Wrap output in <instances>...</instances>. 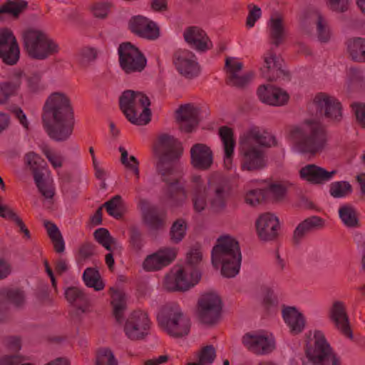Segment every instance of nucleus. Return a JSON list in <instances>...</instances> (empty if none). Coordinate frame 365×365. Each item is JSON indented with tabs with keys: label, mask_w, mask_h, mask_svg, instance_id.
I'll return each mask as SVG.
<instances>
[{
	"label": "nucleus",
	"mask_w": 365,
	"mask_h": 365,
	"mask_svg": "<svg viewBox=\"0 0 365 365\" xmlns=\"http://www.w3.org/2000/svg\"><path fill=\"white\" fill-rule=\"evenodd\" d=\"M190 187L194 208L197 212H202L207 205L206 197L209 192L206 183L200 175H194L191 177Z\"/></svg>",
	"instance_id": "cd10ccee"
},
{
	"label": "nucleus",
	"mask_w": 365,
	"mask_h": 365,
	"mask_svg": "<svg viewBox=\"0 0 365 365\" xmlns=\"http://www.w3.org/2000/svg\"><path fill=\"white\" fill-rule=\"evenodd\" d=\"M119 64L127 74L141 72L146 66L147 59L138 47L129 42L121 43L118 48Z\"/></svg>",
	"instance_id": "1a4fd4ad"
},
{
	"label": "nucleus",
	"mask_w": 365,
	"mask_h": 365,
	"mask_svg": "<svg viewBox=\"0 0 365 365\" xmlns=\"http://www.w3.org/2000/svg\"><path fill=\"white\" fill-rule=\"evenodd\" d=\"M263 62L260 70L262 77L266 80L274 81L284 74L281 61L272 50L267 51L263 55Z\"/></svg>",
	"instance_id": "b1692460"
},
{
	"label": "nucleus",
	"mask_w": 365,
	"mask_h": 365,
	"mask_svg": "<svg viewBox=\"0 0 365 365\" xmlns=\"http://www.w3.org/2000/svg\"><path fill=\"white\" fill-rule=\"evenodd\" d=\"M314 103L319 113L330 120L339 122L341 120V105L334 96L320 93L315 96Z\"/></svg>",
	"instance_id": "6ab92c4d"
},
{
	"label": "nucleus",
	"mask_w": 365,
	"mask_h": 365,
	"mask_svg": "<svg viewBox=\"0 0 365 365\" xmlns=\"http://www.w3.org/2000/svg\"><path fill=\"white\" fill-rule=\"evenodd\" d=\"M98 51L93 47H84L78 53V61L84 67L94 62L98 57Z\"/></svg>",
	"instance_id": "864d4df0"
},
{
	"label": "nucleus",
	"mask_w": 365,
	"mask_h": 365,
	"mask_svg": "<svg viewBox=\"0 0 365 365\" xmlns=\"http://www.w3.org/2000/svg\"><path fill=\"white\" fill-rule=\"evenodd\" d=\"M363 80L362 73L356 68H350L347 77V86L349 89L359 86Z\"/></svg>",
	"instance_id": "0e129e2a"
},
{
	"label": "nucleus",
	"mask_w": 365,
	"mask_h": 365,
	"mask_svg": "<svg viewBox=\"0 0 365 365\" xmlns=\"http://www.w3.org/2000/svg\"><path fill=\"white\" fill-rule=\"evenodd\" d=\"M20 58V49L16 37L7 29L0 30V58L6 65L14 66Z\"/></svg>",
	"instance_id": "4468645a"
},
{
	"label": "nucleus",
	"mask_w": 365,
	"mask_h": 365,
	"mask_svg": "<svg viewBox=\"0 0 365 365\" xmlns=\"http://www.w3.org/2000/svg\"><path fill=\"white\" fill-rule=\"evenodd\" d=\"M34 180L39 192L44 198L51 200L55 195V187L50 175L46 173L41 175H37Z\"/></svg>",
	"instance_id": "4c0bfd02"
},
{
	"label": "nucleus",
	"mask_w": 365,
	"mask_h": 365,
	"mask_svg": "<svg viewBox=\"0 0 365 365\" xmlns=\"http://www.w3.org/2000/svg\"><path fill=\"white\" fill-rule=\"evenodd\" d=\"M113 3L110 1H101L94 4L91 7L93 16L99 19L107 17Z\"/></svg>",
	"instance_id": "bf43d9fd"
},
{
	"label": "nucleus",
	"mask_w": 365,
	"mask_h": 365,
	"mask_svg": "<svg viewBox=\"0 0 365 365\" xmlns=\"http://www.w3.org/2000/svg\"><path fill=\"white\" fill-rule=\"evenodd\" d=\"M222 309V299L215 292L204 293L198 299L197 314L204 324H213L220 321Z\"/></svg>",
	"instance_id": "9d476101"
},
{
	"label": "nucleus",
	"mask_w": 365,
	"mask_h": 365,
	"mask_svg": "<svg viewBox=\"0 0 365 365\" xmlns=\"http://www.w3.org/2000/svg\"><path fill=\"white\" fill-rule=\"evenodd\" d=\"M316 24L318 39L321 42H327L330 39L331 31L327 20L321 14H318Z\"/></svg>",
	"instance_id": "5fc2aeb1"
},
{
	"label": "nucleus",
	"mask_w": 365,
	"mask_h": 365,
	"mask_svg": "<svg viewBox=\"0 0 365 365\" xmlns=\"http://www.w3.org/2000/svg\"><path fill=\"white\" fill-rule=\"evenodd\" d=\"M173 63L178 71L187 78H193L200 73L195 55L187 49H178L173 55Z\"/></svg>",
	"instance_id": "2eb2a0df"
},
{
	"label": "nucleus",
	"mask_w": 365,
	"mask_h": 365,
	"mask_svg": "<svg viewBox=\"0 0 365 365\" xmlns=\"http://www.w3.org/2000/svg\"><path fill=\"white\" fill-rule=\"evenodd\" d=\"M347 49L351 58L357 62H365V38L354 37L347 41Z\"/></svg>",
	"instance_id": "e433bc0d"
},
{
	"label": "nucleus",
	"mask_w": 365,
	"mask_h": 365,
	"mask_svg": "<svg viewBox=\"0 0 365 365\" xmlns=\"http://www.w3.org/2000/svg\"><path fill=\"white\" fill-rule=\"evenodd\" d=\"M264 195V190H251L246 194L245 201L247 204L254 206L262 201Z\"/></svg>",
	"instance_id": "69168bd1"
},
{
	"label": "nucleus",
	"mask_w": 365,
	"mask_h": 365,
	"mask_svg": "<svg viewBox=\"0 0 365 365\" xmlns=\"http://www.w3.org/2000/svg\"><path fill=\"white\" fill-rule=\"evenodd\" d=\"M111 304L113 316L118 323H123L124 312L126 309V299L125 294L119 290H114L111 294Z\"/></svg>",
	"instance_id": "c9c22d12"
},
{
	"label": "nucleus",
	"mask_w": 365,
	"mask_h": 365,
	"mask_svg": "<svg viewBox=\"0 0 365 365\" xmlns=\"http://www.w3.org/2000/svg\"><path fill=\"white\" fill-rule=\"evenodd\" d=\"M245 347L255 355L263 356L275 349V340L271 334L264 331H250L242 338Z\"/></svg>",
	"instance_id": "9b49d317"
},
{
	"label": "nucleus",
	"mask_w": 365,
	"mask_h": 365,
	"mask_svg": "<svg viewBox=\"0 0 365 365\" xmlns=\"http://www.w3.org/2000/svg\"><path fill=\"white\" fill-rule=\"evenodd\" d=\"M178 282L180 284H185V287L180 289V291H186L190 288L194 287L198 283L201 278V274L197 270H193L190 273V277L188 279L185 274V271L182 269H179L178 271Z\"/></svg>",
	"instance_id": "09e8293b"
},
{
	"label": "nucleus",
	"mask_w": 365,
	"mask_h": 365,
	"mask_svg": "<svg viewBox=\"0 0 365 365\" xmlns=\"http://www.w3.org/2000/svg\"><path fill=\"white\" fill-rule=\"evenodd\" d=\"M150 102L144 93L132 90L124 91L120 97V107L133 124L146 125L150 121Z\"/></svg>",
	"instance_id": "0eeeda50"
},
{
	"label": "nucleus",
	"mask_w": 365,
	"mask_h": 365,
	"mask_svg": "<svg viewBox=\"0 0 365 365\" xmlns=\"http://www.w3.org/2000/svg\"><path fill=\"white\" fill-rule=\"evenodd\" d=\"M269 37L272 43L278 46L285 37V29L282 19L278 16H272L267 24Z\"/></svg>",
	"instance_id": "f704fd0d"
},
{
	"label": "nucleus",
	"mask_w": 365,
	"mask_h": 365,
	"mask_svg": "<svg viewBox=\"0 0 365 365\" xmlns=\"http://www.w3.org/2000/svg\"><path fill=\"white\" fill-rule=\"evenodd\" d=\"M257 96L262 103L273 106H283L289 98L285 91L270 85L260 86L257 90Z\"/></svg>",
	"instance_id": "393cba45"
},
{
	"label": "nucleus",
	"mask_w": 365,
	"mask_h": 365,
	"mask_svg": "<svg viewBox=\"0 0 365 365\" xmlns=\"http://www.w3.org/2000/svg\"><path fill=\"white\" fill-rule=\"evenodd\" d=\"M219 135L223 145L224 165L226 169L232 168V158L235 147L233 130L227 126H222L219 128Z\"/></svg>",
	"instance_id": "7c9ffc66"
},
{
	"label": "nucleus",
	"mask_w": 365,
	"mask_h": 365,
	"mask_svg": "<svg viewBox=\"0 0 365 365\" xmlns=\"http://www.w3.org/2000/svg\"><path fill=\"white\" fill-rule=\"evenodd\" d=\"M279 227L278 217L270 212L262 214L256 221L257 235L263 241L275 240L278 236Z\"/></svg>",
	"instance_id": "412c9836"
},
{
	"label": "nucleus",
	"mask_w": 365,
	"mask_h": 365,
	"mask_svg": "<svg viewBox=\"0 0 365 365\" xmlns=\"http://www.w3.org/2000/svg\"><path fill=\"white\" fill-rule=\"evenodd\" d=\"M25 165L32 171L34 178L37 175H41L45 173L51 175V171L48 168L45 160L35 152L27 153L24 156Z\"/></svg>",
	"instance_id": "72a5a7b5"
},
{
	"label": "nucleus",
	"mask_w": 365,
	"mask_h": 365,
	"mask_svg": "<svg viewBox=\"0 0 365 365\" xmlns=\"http://www.w3.org/2000/svg\"><path fill=\"white\" fill-rule=\"evenodd\" d=\"M209 195L210 205L215 211H222L226 206L227 192L225 182L219 178V182H209Z\"/></svg>",
	"instance_id": "c756f323"
},
{
	"label": "nucleus",
	"mask_w": 365,
	"mask_h": 365,
	"mask_svg": "<svg viewBox=\"0 0 365 365\" xmlns=\"http://www.w3.org/2000/svg\"><path fill=\"white\" fill-rule=\"evenodd\" d=\"M28 3L23 0H8L0 7V16L8 14L14 17H18L26 9Z\"/></svg>",
	"instance_id": "79ce46f5"
},
{
	"label": "nucleus",
	"mask_w": 365,
	"mask_h": 365,
	"mask_svg": "<svg viewBox=\"0 0 365 365\" xmlns=\"http://www.w3.org/2000/svg\"><path fill=\"white\" fill-rule=\"evenodd\" d=\"M299 173L302 180L312 184L319 185L331 180L336 173V170L329 172L314 164H308L302 167Z\"/></svg>",
	"instance_id": "a878e982"
},
{
	"label": "nucleus",
	"mask_w": 365,
	"mask_h": 365,
	"mask_svg": "<svg viewBox=\"0 0 365 365\" xmlns=\"http://www.w3.org/2000/svg\"><path fill=\"white\" fill-rule=\"evenodd\" d=\"M351 185L348 181L333 182L329 185V194L334 198H343L351 194Z\"/></svg>",
	"instance_id": "de8ad7c7"
},
{
	"label": "nucleus",
	"mask_w": 365,
	"mask_h": 365,
	"mask_svg": "<svg viewBox=\"0 0 365 365\" xmlns=\"http://www.w3.org/2000/svg\"><path fill=\"white\" fill-rule=\"evenodd\" d=\"M163 287L168 291H180V289L185 287V284L178 283V272L169 273L165 277Z\"/></svg>",
	"instance_id": "052dcab7"
},
{
	"label": "nucleus",
	"mask_w": 365,
	"mask_h": 365,
	"mask_svg": "<svg viewBox=\"0 0 365 365\" xmlns=\"http://www.w3.org/2000/svg\"><path fill=\"white\" fill-rule=\"evenodd\" d=\"M327 4L332 11L344 12L349 8V0H327Z\"/></svg>",
	"instance_id": "774afa93"
},
{
	"label": "nucleus",
	"mask_w": 365,
	"mask_h": 365,
	"mask_svg": "<svg viewBox=\"0 0 365 365\" xmlns=\"http://www.w3.org/2000/svg\"><path fill=\"white\" fill-rule=\"evenodd\" d=\"M157 319L161 329L171 337L182 338L190 333V319L176 303L165 304Z\"/></svg>",
	"instance_id": "423d86ee"
},
{
	"label": "nucleus",
	"mask_w": 365,
	"mask_h": 365,
	"mask_svg": "<svg viewBox=\"0 0 365 365\" xmlns=\"http://www.w3.org/2000/svg\"><path fill=\"white\" fill-rule=\"evenodd\" d=\"M225 68L227 83L229 86L243 88L247 86L253 79L252 72L242 73L243 63L235 58L227 57L225 59Z\"/></svg>",
	"instance_id": "dca6fc26"
},
{
	"label": "nucleus",
	"mask_w": 365,
	"mask_h": 365,
	"mask_svg": "<svg viewBox=\"0 0 365 365\" xmlns=\"http://www.w3.org/2000/svg\"><path fill=\"white\" fill-rule=\"evenodd\" d=\"M129 243L132 249L136 252L140 251L144 245L141 232L135 226L129 228Z\"/></svg>",
	"instance_id": "4d7b16f0"
},
{
	"label": "nucleus",
	"mask_w": 365,
	"mask_h": 365,
	"mask_svg": "<svg viewBox=\"0 0 365 365\" xmlns=\"http://www.w3.org/2000/svg\"><path fill=\"white\" fill-rule=\"evenodd\" d=\"M83 279L87 287H92L96 291L104 288L99 272L95 268H86L83 274Z\"/></svg>",
	"instance_id": "c03bdc74"
},
{
	"label": "nucleus",
	"mask_w": 365,
	"mask_h": 365,
	"mask_svg": "<svg viewBox=\"0 0 365 365\" xmlns=\"http://www.w3.org/2000/svg\"><path fill=\"white\" fill-rule=\"evenodd\" d=\"M183 37L189 46L197 51L204 53L212 48V43L207 34L199 27L191 26L186 29Z\"/></svg>",
	"instance_id": "5701e85b"
},
{
	"label": "nucleus",
	"mask_w": 365,
	"mask_h": 365,
	"mask_svg": "<svg viewBox=\"0 0 365 365\" xmlns=\"http://www.w3.org/2000/svg\"><path fill=\"white\" fill-rule=\"evenodd\" d=\"M289 135L294 150L302 155L315 156L327 145V134L323 125L314 120H307L292 127Z\"/></svg>",
	"instance_id": "20e7f679"
},
{
	"label": "nucleus",
	"mask_w": 365,
	"mask_h": 365,
	"mask_svg": "<svg viewBox=\"0 0 365 365\" xmlns=\"http://www.w3.org/2000/svg\"><path fill=\"white\" fill-rule=\"evenodd\" d=\"M216 357V351L213 346L208 345L203 347L199 353L198 362L195 364H200V365H205V364H212Z\"/></svg>",
	"instance_id": "13d9d810"
},
{
	"label": "nucleus",
	"mask_w": 365,
	"mask_h": 365,
	"mask_svg": "<svg viewBox=\"0 0 365 365\" xmlns=\"http://www.w3.org/2000/svg\"><path fill=\"white\" fill-rule=\"evenodd\" d=\"M277 145L274 135L259 127H251L240 137L239 155L242 171L258 172L267 165L265 148Z\"/></svg>",
	"instance_id": "7ed1b4c3"
},
{
	"label": "nucleus",
	"mask_w": 365,
	"mask_h": 365,
	"mask_svg": "<svg viewBox=\"0 0 365 365\" xmlns=\"http://www.w3.org/2000/svg\"><path fill=\"white\" fill-rule=\"evenodd\" d=\"M329 316L331 322L345 336L352 339L349 316L346 312L345 303L342 301L335 300L329 308Z\"/></svg>",
	"instance_id": "aec40b11"
},
{
	"label": "nucleus",
	"mask_w": 365,
	"mask_h": 365,
	"mask_svg": "<svg viewBox=\"0 0 365 365\" xmlns=\"http://www.w3.org/2000/svg\"><path fill=\"white\" fill-rule=\"evenodd\" d=\"M199 110L191 104L181 106L177 110L180 128L185 133L192 132L199 123Z\"/></svg>",
	"instance_id": "bb28decb"
},
{
	"label": "nucleus",
	"mask_w": 365,
	"mask_h": 365,
	"mask_svg": "<svg viewBox=\"0 0 365 365\" xmlns=\"http://www.w3.org/2000/svg\"><path fill=\"white\" fill-rule=\"evenodd\" d=\"M39 148L54 169L62 168L65 159L60 153L55 151L44 143L39 145Z\"/></svg>",
	"instance_id": "a18cd8bd"
},
{
	"label": "nucleus",
	"mask_w": 365,
	"mask_h": 365,
	"mask_svg": "<svg viewBox=\"0 0 365 365\" xmlns=\"http://www.w3.org/2000/svg\"><path fill=\"white\" fill-rule=\"evenodd\" d=\"M324 226V220L317 216H312L305 219L300 222L295 228L293 233V241L294 243H299L305 235L312 230L321 228Z\"/></svg>",
	"instance_id": "473e14b6"
},
{
	"label": "nucleus",
	"mask_w": 365,
	"mask_h": 365,
	"mask_svg": "<svg viewBox=\"0 0 365 365\" xmlns=\"http://www.w3.org/2000/svg\"><path fill=\"white\" fill-rule=\"evenodd\" d=\"M23 45L28 56L36 60H45L59 51L58 44L47 33L35 28L23 33Z\"/></svg>",
	"instance_id": "6e6552de"
},
{
	"label": "nucleus",
	"mask_w": 365,
	"mask_h": 365,
	"mask_svg": "<svg viewBox=\"0 0 365 365\" xmlns=\"http://www.w3.org/2000/svg\"><path fill=\"white\" fill-rule=\"evenodd\" d=\"M144 223L151 230H157L163 228L165 225V217L160 215L156 209L143 217Z\"/></svg>",
	"instance_id": "8fccbe9b"
},
{
	"label": "nucleus",
	"mask_w": 365,
	"mask_h": 365,
	"mask_svg": "<svg viewBox=\"0 0 365 365\" xmlns=\"http://www.w3.org/2000/svg\"><path fill=\"white\" fill-rule=\"evenodd\" d=\"M41 120L45 131L52 140H67L73 133L75 124L69 97L61 92L49 95L43 106Z\"/></svg>",
	"instance_id": "f03ea898"
},
{
	"label": "nucleus",
	"mask_w": 365,
	"mask_h": 365,
	"mask_svg": "<svg viewBox=\"0 0 365 365\" xmlns=\"http://www.w3.org/2000/svg\"><path fill=\"white\" fill-rule=\"evenodd\" d=\"M282 318L292 335L302 333L306 326L304 316L294 307H287L282 311Z\"/></svg>",
	"instance_id": "c85d7f7f"
},
{
	"label": "nucleus",
	"mask_w": 365,
	"mask_h": 365,
	"mask_svg": "<svg viewBox=\"0 0 365 365\" xmlns=\"http://www.w3.org/2000/svg\"><path fill=\"white\" fill-rule=\"evenodd\" d=\"M150 321L148 314L141 310L133 312L127 319L124 331L131 340L143 339L149 331Z\"/></svg>",
	"instance_id": "ddd939ff"
},
{
	"label": "nucleus",
	"mask_w": 365,
	"mask_h": 365,
	"mask_svg": "<svg viewBox=\"0 0 365 365\" xmlns=\"http://www.w3.org/2000/svg\"><path fill=\"white\" fill-rule=\"evenodd\" d=\"M65 297L67 301L79 309L88 304V298L78 287H71L66 289Z\"/></svg>",
	"instance_id": "49530a36"
},
{
	"label": "nucleus",
	"mask_w": 365,
	"mask_h": 365,
	"mask_svg": "<svg viewBox=\"0 0 365 365\" xmlns=\"http://www.w3.org/2000/svg\"><path fill=\"white\" fill-rule=\"evenodd\" d=\"M250 9L248 16L246 20V25L249 28H252L255 26V22L261 17L262 11L261 9L257 6L249 5Z\"/></svg>",
	"instance_id": "338daca9"
},
{
	"label": "nucleus",
	"mask_w": 365,
	"mask_h": 365,
	"mask_svg": "<svg viewBox=\"0 0 365 365\" xmlns=\"http://www.w3.org/2000/svg\"><path fill=\"white\" fill-rule=\"evenodd\" d=\"M339 215L345 226L347 227H358L359 222L356 208L349 205H341L339 209Z\"/></svg>",
	"instance_id": "a19ab883"
},
{
	"label": "nucleus",
	"mask_w": 365,
	"mask_h": 365,
	"mask_svg": "<svg viewBox=\"0 0 365 365\" xmlns=\"http://www.w3.org/2000/svg\"><path fill=\"white\" fill-rule=\"evenodd\" d=\"M128 27L132 33L148 40H156L160 36V28L158 24L141 15L131 17Z\"/></svg>",
	"instance_id": "a211bd4d"
},
{
	"label": "nucleus",
	"mask_w": 365,
	"mask_h": 365,
	"mask_svg": "<svg viewBox=\"0 0 365 365\" xmlns=\"http://www.w3.org/2000/svg\"><path fill=\"white\" fill-rule=\"evenodd\" d=\"M242 254L239 242L230 235L221 236L212 250V263L221 264V273L225 277H234L240 272Z\"/></svg>",
	"instance_id": "39448f33"
},
{
	"label": "nucleus",
	"mask_w": 365,
	"mask_h": 365,
	"mask_svg": "<svg viewBox=\"0 0 365 365\" xmlns=\"http://www.w3.org/2000/svg\"><path fill=\"white\" fill-rule=\"evenodd\" d=\"M202 259V253L198 245H195L191 247L186 255V262L192 267L197 266Z\"/></svg>",
	"instance_id": "680f3d73"
},
{
	"label": "nucleus",
	"mask_w": 365,
	"mask_h": 365,
	"mask_svg": "<svg viewBox=\"0 0 365 365\" xmlns=\"http://www.w3.org/2000/svg\"><path fill=\"white\" fill-rule=\"evenodd\" d=\"M8 302L16 307H21L25 304V295L18 289H4L0 290V304Z\"/></svg>",
	"instance_id": "ea45409f"
},
{
	"label": "nucleus",
	"mask_w": 365,
	"mask_h": 365,
	"mask_svg": "<svg viewBox=\"0 0 365 365\" xmlns=\"http://www.w3.org/2000/svg\"><path fill=\"white\" fill-rule=\"evenodd\" d=\"M306 357L314 365H323L331 354V348L321 331H315L313 342L306 346Z\"/></svg>",
	"instance_id": "f8f14e48"
},
{
	"label": "nucleus",
	"mask_w": 365,
	"mask_h": 365,
	"mask_svg": "<svg viewBox=\"0 0 365 365\" xmlns=\"http://www.w3.org/2000/svg\"><path fill=\"white\" fill-rule=\"evenodd\" d=\"M190 163L192 166L200 170H209L214 161L213 152L204 143L194 144L190 148Z\"/></svg>",
	"instance_id": "4be33fe9"
},
{
	"label": "nucleus",
	"mask_w": 365,
	"mask_h": 365,
	"mask_svg": "<svg viewBox=\"0 0 365 365\" xmlns=\"http://www.w3.org/2000/svg\"><path fill=\"white\" fill-rule=\"evenodd\" d=\"M102 207L106 208L110 216L117 220L122 218L125 212V203L119 195H116L106 201L102 205Z\"/></svg>",
	"instance_id": "58836bf2"
},
{
	"label": "nucleus",
	"mask_w": 365,
	"mask_h": 365,
	"mask_svg": "<svg viewBox=\"0 0 365 365\" xmlns=\"http://www.w3.org/2000/svg\"><path fill=\"white\" fill-rule=\"evenodd\" d=\"M187 230V225L184 220L178 219L173 222L170 231V240L174 243H179L185 237Z\"/></svg>",
	"instance_id": "603ef678"
},
{
	"label": "nucleus",
	"mask_w": 365,
	"mask_h": 365,
	"mask_svg": "<svg viewBox=\"0 0 365 365\" xmlns=\"http://www.w3.org/2000/svg\"><path fill=\"white\" fill-rule=\"evenodd\" d=\"M351 108L358 125L365 128V104L363 103H354L351 104Z\"/></svg>",
	"instance_id": "e2e57ef3"
},
{
	"label": "nucleus",
	"mask_w": 365,
	"mask_h": 365,
	"mask_svg": "<svg viewBox=\"0 0 365 365\" xmlns=\"http://www.w3.org/2000/svg\"><path fill=\"white\" fill-rule=\"evenodd\" d=\"M178 250L174 247H163L148 255L143 262L147 272H155L170 264L176 258Z\"/></svg>",
	"instance_id": "f3484780"
},
{
	"label": "nucleus",
	"mask_w": 365,
	"mask_h": 365,
	"mask_svg": "<svg viewBox=\"0 0 365 365\" xmlns=\"http://www.w3.org/2000/svg\"><path fill=\"white\" fill-rule=\"evenodd\" d=\"M157 150L162 157L168 159L178 158L181 154L180 143L173 136L168 134L160 135ZM156 170L161 180L166 184L163 189L165 200L173 206L183 204L187 198V193L185 184L181 182V165L175 161L160 159Z\"/></svg>",
	"instance_id": "f257e3e1"
},
{
	"label": "nucleus",
	"mask_w": 365,
	"mask_h": 365,
	"mask_svg": "<svg viewBox=\"0 0 365 365\" xmlns=\"http://www.w3.org/2000/svg\"><path fill=\"white\" fill-rule=\"evenodd\" d=\"M118 361L115 359L113 351L110 349H101L98 351L96 365H118Z\"/></svg>",
	"instance_id": "6e6d98bb"
},
{
	"label": "nucleus",
	"mask_w": 365,
	"mask_h": 365,
	"mask_svg": "<svg viewBox=\"0 0 365 365\" xmlns=\"http://www.w3.org/2000/svg\"><path fill=\"white\" fill-rule=\"evenodd\" d=\"M93 236L95 240L108 251H111L112 246L117 243L116 240L110 235L106 228L97 229L94 232Z\"/></svg>",
	"instance_id": "3c124183"
},
{
	"label": "nucleus",
	"mask_w": 365,
	"mask_h": 365,
	"mask_svg": "<svg viewBox=\"0 0 365 365\" xmlns=\"http://www.w3.org/2000/svg\"><path fill=\"white\" fill-rule=\"evenodd\" d=\"M23 73L18 71L6 81L0 82V104H5L16 93L21 85Z\"/></svg>",
	"instance_id": "2f4dec72"
},
{
	"label": "nucleus",
	"mask_w": 365,
	"mask_h": 365,
	"mask_svg": "<svg viewBox=\"0 0 365 365\" xmlns=\"http://www.w3.org/2000/svg\"><path fill=\"white\" fill-rule=\"evenodd\" d=\"M288 184L284 182H274L264 190V195L274 201L282 200L287 194Z\"/></svg>",
	"instance_id": "37998d69"
}]
</instances>
